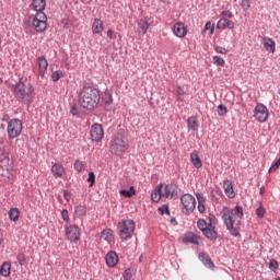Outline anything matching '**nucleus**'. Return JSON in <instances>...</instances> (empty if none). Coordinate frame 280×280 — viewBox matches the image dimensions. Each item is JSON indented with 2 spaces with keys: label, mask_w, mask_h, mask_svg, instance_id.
Wrapping results in <instances>:
<instances>
[{
  "label": "nucleus",
  "mask_w": 280,
  "mask_h": 280,
  "mask_svg": "<svg viewBox=\"0 0 280 280\" xmlns=\"http://www.w3.org/2000/svg\"><path fill=\"white\" fill-rule=\"evenodd\" d=\"M221 213L222 220L231 235H233V237L240 236V220L244 218V209L240 206H236L234 210L223 208Z\"/></svg>",
  "instance_id": "1"
},
{
  "label": "nucleus",
  "mask_w": 280,
  "mask_h": 280,
  "mask_svg": "<svg viewBox=\"0 0 280 280\" xmlns=\"http://www.w3.org/2000/svg\"><path fill=\"white\" fill-rule=\"evenodd\" d=\"M101 97L100 90L93 86H83L79 94V104L82 108L91 110L100 104Z\"/></svg>",
  "instance_id": "2"
},
{
  "label": "nucleus",
  "mask_w": 280,
  "mask_h": 280,
  "mask_svg": "<svg viewBox=\"0 0 280 280\" xmlns=\"http://www.w3.org/2000/svg\"><path fill=\"white\" fill-rule=\"evenodd\" d=\"M176 185L174 184H159L151 194L153 202H161L163 199L177 198Z\"/></svg>",
  "instance_id": "3"
},
{
  "label": "nucleus",
  "mask_w": 280,
  "mask_h": 280,
  "mask_svg": "<svg viewBox=\"0 0 280 280\" xmlns=\"http://www.w3.org/2000/svg\"><path fill=\"white\" fill-rule=\"evenodd\" d=\"M136 224L131 219H122L118 222V235L122 242L130 240L135 235Z\"/></svg>",
  "instance_id": "4"
},
{
  "label": "nucleus",
  "mask_w": 280,
  "mask_h": 280,
  "mask_svg": "<svg viewBox=\"0 0 280 280\" xmlns=\"http://www.w3.org/2000/svg\"><path fill=\"white\" fill-rule=\"evenodd\" d=\"M126 150H128V140L121 133L116 135L110 143L112 154L121 155Z\"/></svg>",
  "instance_id": "5"
},
{
  "label": "nucleus",
  "mask_w": 280,
  "mask_h": 280,
  "mask_svg": "<svg viewBox=\"0 0 280 280\" xmlns=\"http://www.w3.org/2000/svg\"><path fill=\"white\" fill-rule=\"evenodd\" d=\"M30 23L35 31L43 33L47 30V14H45V12H39L35 15H31Z\"/></svg>",
  "instance_id": "6"
},
{
  "label": "nucleus",
  "mask_w": 280,
  "mask_h": 280,
  "mask_svg": "<svg viewBox=\"0 0 280 280\" xmlns=\"http://www.w3.org/2000/svg\"><path fill=\"white\" fill-rule=\"evenodd\" d=\"M23 132V122L19 118H12L7 126V135L9 139H16Z\"/></svg>",
  "instance_id": "7"
},
{
  "label": "nucleus",
  "mask_w": 280,
  "mask_h": 280,
  "mask_svg": "<svg viewBox=\"0 0 280 280\" xmlns=\"http://www.w3.org/2000/svg\"><path fill=\"white\" fill-rule=\"evenodd\" d=\"M197 228L200 232L210 240L211 242H215L218 240V232L209 226V223L205 219H199L197 222Z\"/></svg>",
  "instance_id": "8"
},
{
  "label": "nucleus",
  "mask_w": 280,
  "mask_h": 280,
  "mask_svg": "<svg viewBox=\"0 0 280 280\" xmlns=\"http://www.w3.org/2000/svg\"><path fill=\"white\" fill-rule=\"evenodd\" d=\"M254 117L259 124H266L269 117L268 107L264 104H257L254 108Z\"/></svg>",
  "instance_id": "9"
},
{
  "label": "nucleus",
  "mask_w": 280,
  "mask_h": 280,
  "mask_svg": "<svg viewBox=\"0 0 280 280\" xmlns=\"http://www.w3.org/2000/svg\"><path fill=\"white\" fill-rule=\"evenodd\" d=\"M180 203L186 213H194V210L196 209V197L191 194H185L180 198Z\"/></svg>",
  "instance_id": "10"
},
{
  "label": "nucleus",
  "mask_w": 280,
  "mask_h": 280,
  "mask_svg": "<svg viewBox=\"0 0 280 280\" xmlns=\"http://www.w3.org/2000/svg\"><path fill=\"white\" fill-rule=\"evenodd\" d=\"M13 93L18 100H25V97H30V95H32V89L20 82L14 86Z\"/></svg>",
  "instance_id": "11"
},
{
  "label": "nucleus",
  "mask_w": 280,
  "mask_h": 280,
  "mask_svg": "<svg viewBox=\"0 0 280 280\" xmlns=\"http://www.w3.org/2000/svg\"><path fill=\"white\" fill-rule=\"evenodd\" d=\"M91 141L100 143L104 139V128L100 124H94L90 129Z\"/></svg>",
  "instance_id": "12"
},
{
  "label": "nucleus",
  "mask_w": 280,
  "mask_h": 280,
  "mask_svg": "<svg viewBox=\"0 0 280 280\" xmlns=\"http://www.w3.org/2000/svg\"><path fill=\"white\" fill-rule=\"evenodd\" d=\"M66 237L69 242H78L80 240V228L66 224Z\"/></svg>",
  "instance_id": "13"
},
{
  "label": "nucleus",
  "mask_w": 280,
  "mask_h": 280,
  "mask_svg": "<svg viewBox=\"0 0 280 280\" xmlns=\"http://www.w3.org/2000/svg\"><path fill=\"white\" fill-rule=\"evenodd\" d=\"M187 26H185V23L183 22H176L173 25V34L177 38H185V36H187Z\"/></svg>",
  "instance_id": "14"
},
{
  "label": "nucleus",
  "mask_w": 280,
  "mask_h": 280,
  "mask_svg": "<svg viewBox=\"0 0 280 280\" xmlns=\"http://www.w3.org/2000/svg\"><path fill=\"white\" fill-rule=\"evenodd\" d=\"M10 165V149L8 147L0 148V167Z\"/></svg>",
  "instance_id": "15"
},
{
  "label": "nucleus",
  "mask_w": 280,
  "mask_h": 280,
  "mask_svg": "<svg viewBox=\"0 0 280 280\" xmlns=\"http://www.w3.org/2000/svg\"><path fill=\"white\" fill-rule=\"evenodd\" d=\"M262 47L268 54H275L277 51V43L270 38V37H264L262 40Z\"/></svg>",
  "instance_id": "16"
},
{
  "label": "nucleus",
  "mask_w": 280,
  "mask_h": 280,
  "mask_svg": "<svg viewBox=\"0 0 280 280\" xmlns=\"http://www.w3.org/2000/svg\"><path fill=\"white\" fill-rule=\"evenodd\" d=\"M234 30L235 28V22L231 21L226 18H222L221 20L218 21L217 23V30Z\"/></svg>",
  "instance_id": "17"
},
{
  "label": "nucleus",
  "mask_w": 280,
  "mask_h": 280,
  "mask_svg": "<svg viewBox=\"0 0 280 280\" xmlns=\"http://www.w3.org/2000/svg\"><path fill=\"white\" fill-rule=\"evenodd\" d=\"M150 21L151 18L149 16L140 20V22L138 23V34H142V36H145V34H148V30L150 28Z\"/></svg>",
  "instance_id": "18"
},
{
  "label": "nucleus",
  "mask_w": 280,
  "mask_h": 280,
  "mask_svg": "<svg viewBox=\"0 0 280 280\" xmlns=\"http://www.w3.org/2000/svg\"><path fill=\"white\" fill-rule=\"evenodd\" d=\"M105 260L109 268H115L119 262V256L115 252H109L107 253Z\"/></svg>",
  "instance_id": "19"
},
{
  "label": "nucleus",
  "mask_w": 280,
  "mask_h": 280,
  "mask_svg": "<svg viewBox=\"0 0 280 280\" xmlns=\"http://www.w3.org/2000/svg\"><path fill=\"white\" fill-rule=\"evenodd\" d=\"M196 198L198 200L199 213H205V211H207V197H205L202 192H197Z\"/></svg>",
  "instance_id": "20"
},
{
  "label": "nucleus",
  "mask_w": 280,
  "mask_h": 280,
  "mask_svg": "<svg viewBox=\"0 0 280 280\" xmlns=\"http://www.w3.org/2000/svg\"><path fill=\"white\" fill-rule=\"evenodd\" d=\"M65 172V166H62V164L60 163H55L51 167V173L55 176V178H62Z\"/></svg>",
  "instance_id": "21"
},
{
  "label": "nucleus",
  "mask_w": 280,
  "mask_h": 280,
  "mask_svg": "<svg viewBox=\"0 0 280 280\" xmlns=\"http://www.w3.org/2000/svg\"><path fill=\"white\" fill-rule=\"evenodd\" d=\"M185 244H196L200 245V237L191 232H188L184 235Z\"/></svg>",
  "instance_id": "22"
},
{
  "label": "nucleus",
  "mask_w": 280,
  "mask_h": 280,
  "mask_svg": "<svg viewBox=\"0 0 280 280\" xmlns=\"http://www.w3.org/2000/svg\"><path fill=\"white\" fill-rule=\"evenodd\" d=\"M223 189L228 198H235V190L233 189V182L226 179L223 183Z\"/></svg>",
  "instance_id": "23"
},
{
  "label": "nucleus",
  "mask_w": 280,
  "mask_h": 280,
  "mask_svg": "<svg viewBox=\"0 0 280 280\" xmlns=\"http://www.w3.org/2000/svg\"><path fill=\"white\" fill-rule=\"evenodd\" d=\"M102 32H104V22L96 18L92 23V34H102Z\"/></svg>",
  "instance_id": "24"
},
{
  "label": "nucleus",
  "mask_w": 280,
  "mask_h": 280,
  "mask_svg": "<svg viewBox=\"0 0 280 280\" xmlns=\"http://www.w3.org/2000/svg\"><path fill=\"white\" fill-rule=\"evenodd\" d=\"M37 62H38L39 75H45L47 68L49 67L47 59L45 57H38Z\"/></svg>",
  "instance_id": "25"
},
{
  "label": "nucleus",
  "mask_w": 280,
  "mask_h": 280,
  "mask_svg": "<svg viewBox=\"0 0 280 280\" xmlns=\"http://www.w3.org/2000/svg\"><path fill=\"white\" fill-rule=\"evenodd\" d=\"M101 240H104L108 244H113V242H115V235H113V230H104L101 234Z\"/></svg>",
  "instance_id": "26"
},
{
  "label": "nucleus",
  "mask_w": 280,
  "mask_h": 280,
  "mask_svg": "<svg viewBox=\"0 0 280 280\" xmlns=\"http://www.w3.org/2000/svg\"><path fill=\"white\" fill-rule=\"evenodd\" d=\"M47 5V2L45 0H33L32 2V8L33 10H35V12H37V14L39 12H43V10H45Z\"/></svg>",
  "instance_id": "27"
},
{
  "label": "nucleus",
  "mask_w": 280,
  "mask_h": 280,
  "mask_svg": "<svg viewBox=\"0 0 280 280\" xmlns=\"http://www.w3.org/2000/svg\"><path fill=\"white\" fill-rule=\"evenodd\" d=\"M190 161H191L194 167H196V170H200V167H202V160H200L198 152L194 151L190 154Z\"/></svg>",
  "instance_id": "28"
},
{
  "label": "nucleus",
  "mask_w": 280,
  "mask_h": 280,
  "mask_svg": "<svg viewBox=\"0 0 280 280\" xmlns=\"http://www.w3.org/2000/svg\"><path fill=\"white\" fill-rule=\"evenodd\" d=\"M12 272V265L8 261H4L0 267V275L2 277H8Z\"/></svg>",
  "instance_id": "29"
},
{
  "label": "nucleus",
  "mask_w": 280,
  "mask_h": 280,
  "mask_svg": "<svg viewBox=\"0 0 280 280\" xmlns=\"http://www.w3.org/2000/svg\"><path fill=\"white\" fill-rule=\"evenodd\" d=\"M20 215H21V211L19 210V208H11V209L9 210V219H10L12 222H18Z\"/></svg>",
  "instance_id": "30"
},
{
  "label": "nucleus",
  "mask_w": 280,
  "mask_h": 280,
  "mask_svg": "<svg viewBox=\"0 0 280 280\" xmlns=\"http://www.w3.org/2000/svg\"><path fill=\"white\" fill-rule=\"evenodd\" d=\"M199 259H201L202 264H205L207 268L213 269L215 267L213 261H211V258H209L205 253L199 254Z\"/></svg>",
  "instance_id": "31"
},
{
  "label": "nucleus",
  "mask_w": 280,
  "mask_h": 280,
  "mask_svg": "<svg viewBox=\"0 0 280 280\" xmlns=\"http://www.w3.org/2000/svg\"><path fill=\"white\" fill-rule=\"evenodd\" d=\"M120 196H124L125 198H132L135 194H137V190H135V187L131 186L129 190L122 189L119 191Z\"/></svg>",
  "instance_id": "32"
},
{
  "label": "nucleus",
  "mask_w": 280,
  "mask_h": 280,
  "mask_svg": "<svg viewBox=\"0 0 280 280\" xmlns=\"http://www.w3.org/2000/svg\"><path fill=\"white\" fill-rule=\"evenodd\" d=\"M74 170L75 172H79V173L84 172V170H86V164L82 160H77L74 162Z\"/></svg>",
  "instance_id": "33"
},
{
  "label": "nucleus",
  "mask_w": 280,
  "mask_h": 280,
  "mask_svg": "<svg viewBox=\"0 0 280 280\" xmlns=\"http://www.w3.org/2000/svg\"><path fill=\"white\" fill-rule=\"evenodd\" d=\"M188 128L190 130H198V119L196 117L188 118Z\"/></svg>",
  "instance_id": "34"
},
{
  "label": "nucleus",
  "mask_w": 280,
  "mask_h": 280,
  "mask_svg": "<svg viewBox=\"0 0 280 280\" xmlns=\"http://www.w3.org/2000/svg\"><path fill=\"white\" fill-rule=\"evenodd\" d=\"M16 259L20 266H27V257L25 256V253H19Z\"/></svg>",
  "instance_id": "35"
},
{
  "label": "nucleus",
  "mask_w": 280,
  "mask_h": 280,
  "mask_svg": "<svg viewBox=\"0 0 280 280\" xmlns=\"http://www.w3.org/2000/svg\"><path fill=\"white\" fill-rule=\"evenodd\" d=\"M74 213L79 215V218H82V215H86V207L80 205L75 208Z\"/></svg>",
  "instance_id": "36"
},
{
  "label": "nucleus",
  "mask_w": 280,
  "mask_h": 280,
  "mask_svg": "<svg viewBox=\"0 0 280 280\" xmlns=\"http://www.w3.org/2000/svg\"><path fill=\"white\" fill-rule=\"evenodd\" d=\"M63 75H65V73L62 72V70H57V71L52 72L51 80H52V82H58V80H60V78H62Z\"/></svg>",
  "instance_id": "37"
},
{
  "label": "nucleus",
  "mask_w": 280,
  "mask_h": 280,
  "mask_svg": "<svg viewBox=\"0 0 280 280\" xmlns=\"http://www.w3.org/2000/svg\"><path fill=\"white\" fill-rule=\"evenodd\" d=\"M212 60H213V65H217V67H224V59L220 56H214L212 57Z\"/></svg>",
  "instance_id": "38"
},
{
  "label": "nucleus",
  "mask_w": 280,
  "mask_h": 280,
  "mask_svg": "<svg viewBox=\"0 0 280 280\" xmlns=\"http://www.w3.org/2000/svg\"><path fill=\"white\" fill-rule=\"evenodd\" d=\"M215 224H217V222H215V215L210 214V215H209V222H208L209 228H210V229H213V231H215Z\"/></svg>",
  "instance_id": "39"
},
{
  "label": "nucleus",
  "mask_w": 280,
  "mask_h": 280,
  "mask_svg": "<svg viewBox=\"0 0 280 280\" xmlns=\"http://www.w3.org/2000/svg\"><path fill=\"white\" fill-rule=\"evenodd\" d=\"M217 110H218L219 117H224V115H226V106L224 105H219L217 107Z\"/></svg>",
  "instance_id": "40"
},
{
  "label": "nucleus",
  "mask_w": 280,
  "mask_h": 280,
  "mask_svg": "<svg viewBox=\"0 0 280 280\" xmlns=\"http://www.w3.org/2000/svg\"><path fill=\"white\" fill-rule=\"evenodd\" d=\"M214 51H217V54H222L224 56H226V54H229V49H226L222 46H215Z\"/></svg>",
  "instance_id": "41"
},
{
  "label": "nucleus",
  "mask_w": 280,
  "mask_h": 280,
  "mask_svg": "<svg viewBox=\"0 0 280 280\" xmlns=\"http://www.w3.org/2000/svg\"><path fill=\"white\" fill-rule=\"evenodd\" d=\"M256 215L257 218H264V215H266V209H264V206L256 209Z\"/></svg>",
  "instance_id": "42"
},
{
  "label": "nucleus",
  "mask_w": 280,
  "mask_h": 280,
  "mask_svg": "<svg viewBox=\"0 0 280 280\" xmlns=\"http://www.w3.org/2000/svg\"><path fill=\"white\" fill-rule=\"evenodd\" d=\"M61 218L63 220V222H66V224H69V210H62L61 211Z\"/></svg>",
  "instance_id": "43"
},
{
  "label": "nucleus",
  "mask_w": 280,
  "mask_h": 280,
  "mask_svg": "<svg viewBox=\"0 0 280 280\" xmlns=\"http://www.w3.org/2000/svg\"><path fill=\"white\" fill-rule=\"evenodd\" d=\"M241 7L246 12V10H250V1L249 0H242Z\"/></svg>",
  "instance_id": "44"
},
{
  "label": "nucleus",
  "mask_w": 280,
  "mask_h": 280,
  "mask_svg": "<svg viewBox=\"0 0 280 280\" xmlns=\"http://www.w3.org/2000/svg\"><path fill=\"white\" fill-rule=\"evenodd\" d=\"M88 183H91L90 187L95 185V173H89Z\"/></svg>",
  "instance_id": "45"
},
{
  "label": "nucleus",
  "mask_w": 280,
  "mask_h": 280,
  "mask_svg": "<svg viewBox=\"0 0 280 280\" xmlns=\"http://www.w3.org/2000/svg\"><path fill=\"white\" fill-rule=\"evenodd\" d=\"M159 211H160L161 215H165V213H166V215H170V207H167V206H162L161 208H159Z\"/></svg>",
  "instance_id": "46"
},
{
  "label": "nucleus",
  "mask_w": 280,
  "mask_h": 280,
  "mask_svg": "<svg viewBox=\"0 0 280 280\" xmlns=\"http://www.w3.org/2000/svg\"><path fill=\"white\" fill-rule=\"evenodd\" d=\"M279 166H280V159L277 160V162L270 166L269 174H272V172H276V170H279Z\"/></svg>",
  "instance_id": "47"
},
{
  "label": "nucleus",
  "mask_w": 280,
  "mask_h": 280,
  "mask_svg": "<svg viewBox=\"0 0 280 280\" xmlns=\"http://www.w3.org/2000/svg\"><path fill=\"white\" fill-rule=\"evenodd\" d=\"M269 268L277 270V268H279V262L276 259H271L269 262Z\"/></svg>",
  "instance_id": "48"
},
{
  "label": "nucleus",
  "mask_w": 280,
  "mask_h": 280,
  "mask_svg": "<svg viewBox=\"0 0 280 280\" xmlns=\"http://www.w3.org/2000/svg\"><path fill=\"white\" fill-rule=\"evenodd\" d=\"M124 279L125 280H132V271L130 269L125 270Z\"/></svg>",
  "instance_id": "49"
},
{
  "label": "nucleus",
  "mask_w": 280,
  "mask_h": 280,
  "mask_svg": "<svg viewBox=\"0 0 280 280\" xmlns=\"http://www.w3.org/2000/svg\"><path fill=\"white\" fill-rule=\"evenodd\" d=\"M223 19H233V13L231 11H222Z\"/></svg>",
  "instance_id": "50"
},
{
  "label": "nucleus",
  "mask_w": 280,
  "mask_h": 280,
  "mask_svg": "<svg viewBox=\"0 0 280 280\" xmlns=\"http://www.w3.org/2000/svg\"><path fill=\"white\" fill-rule=\"evenodd\" d=\"M63 198H65V200H67V202H69V200H71V192L65 191L63 192Z\"/></svg>",
  "instance_id": "51"
},
{
  "label": "nucleus",
  "mask_w": 280,
  "mask_h": 280,
  "mask_svg": "<svg viewBox=\"0 0 280 280\" xmlns=\"http://www.w3.org/2000/svg\"><path fill=\"white\" fill-rule=\"evenodd\" d=\"M211 27H213V24H211V22H207L205 25L203 32L211 30Z\"/></svg>",
  "instance_id": "52"
},
{
  "label": "nucleus",
  "mask_w": 280,
  "mask_h": 280,
  "mask_svg": "<svg viewBox=\"0 0 280 280\" xmlns=\"http://www.w3.org/2000/svg\"><path fill=\"white\" fill-rule=\"evenodd\" d=\"M113 34H115V32L113 30L107 31L108 38H113Z\"/></svg>",
  "instance_id": "53"
},
{
  "label": "nucleus",
  "mask_w": 280,
  "mask_h": 280,
  "mask_svg": "<svg viewBox=\"0 0 280 280\" xmlns=\"http://www.w3.org/2000/svg\"><path fill=\"white\" fill-rule=\"evenodd\" d=\"M177 93L178 95H185V91L180 88H178Z\"/></svg>",
  "instance_id": "54"
},
{
  "label": "nucleus",
  "mask_w": 280,
  "mask_h": 280,
  "mask_svg": "<svg viewBox=\"0 0 280 280\" xmlns=\"http://www.w3.org/2000/svg\"><path fill=\"white\" fill-rule=\"evenodd\" d=\"M5 143V137H0V144L3 145Z\"/></svg>",
  "instance_id": "55"
},
{
  "label": "nucleus",
  "mask_w": 280,
  "mask_h": 280,
  "mask_svg": "<svg viewBox=\"0 0 280 280\" xmlns=\"http://www.w3.org/2000/svg\"><path fill=\"white\" fill-rule=\"evenodd\" d=\"M262 194H266V187L264 186L260 187V195L262 196Z\"/></svg>",
  "instance_id": "56"
},
{
  "label": "nucleus",
  "mask_w": 280,
  "mask_h": 280,
  "mask_svg": "<svg viewBox=\"0 0 280 280\" xmlns=\"http://www.w3.org/2000/svg\"><path fill=\"white\" fill-rule=\"evenodd\" d=\"M77 110L78 109L75 107H72L71 110H70L71 115H75Z\"/></svg>",
  "instance_id": "57"
},
{
  "label": "nucleus",
  "mask_w": 280,
  "mask_h": 280,
  "mask_svg": "<svg viewBox=\"0 0 280 280\" xmlns=\"http://www.w3.org/2000/svg\"><path fill=\"white\" fill-rule=\"evenodd\" d=\"M214 32H215V28H214V26H212V27L210 28V34H211V36H213Z\"/></svg>",
  "instance_id": "58"
},
{
  "label": "nucleus",
  "mask_w": 280,
  "mask_h": 280,
  "mask_svg": "<svg viewBox=\"0 0 280 280\" xmlns=\"http://www.w3.org/2000/svg\"><path fill=\"white\" fill-rule=\"evenodd\" d=\"M214 194H215L217 196H220V192H218V191L212 192V196H215Z\"/></svg>",
  "instance_id": "59"
},
{
  "label": "nucleus",
  "mask_w": 280,
  "mask_h": 280,
  "mask_svg": "<svg viewBox=\"0 0 280 280\" xmlns=\"http://www.w3.org/2000/svg\"><path fill=\"white\" fill-rule=\"evenodd\" d=\"M276 280H280V277L276 278Z\"/></svg>",
  "instance_id": "60"
},
{
  "label": "nucleus",
  "mask_w": 280,
  "mask_h": 280,
  "mask_svg": "<svg viewBox=\"0 0 280 280\" xmlns=\"http://www.w3.org/2000/svg\"><path fill=\"white\" fill-rule=\"evenodd\" d=\"M0 82H1V79H0Z\"/></svg>",
  "instance_id": "61"
}]
</instances>
